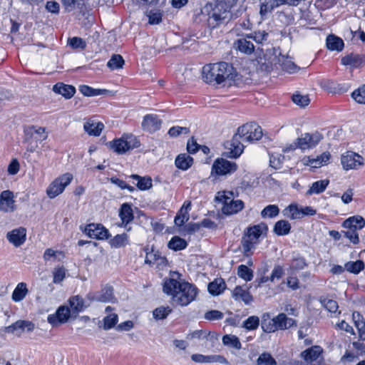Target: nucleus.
Segmentation results:
<instances>
[{
    "label": "nucleus",
    "mask_w": 365,
    "mask_h": 365,
    "mask_svg": "<svg viewBox=\"0 0 365 365\" xmlns=\"http://www.w3.org/2000/svg\"><path fill=\"white\" fill-rule=\"evenodd\" d=\"M322 139L323 135L318 131L305 133L298 138L299 149L303 151L313 149Z\"/></svg>",
    "instance_id": "nucleus-10"
},
{
    "label": "nucleus",
    "mask_w": 365,
    "mask_h": 365,
    "mask_svg": "<svg viewBox=\"0 0 365 365\" xmlns=\"http://www.w3.org/2000/svg\"><path fill=\"white\" fill-rule=\"evenodd\" d=\"M232 296L235 300L242 301L245 304H249L253 301V297L249 291L240 286H237L234 289Z\"/></svg>",
    "instance_id": "nucleus-25"
},
{
    "label": "nucleus",
    "mask_w": 365,
    "mask_h": 365,
    "mask_svg": "<svg viewBox=\"0 0 365 365\" xmlns=\"http://www.w3.org/2000/svg\"><path fill=\"white\" fill-rule=\"evenodd\" d=\"M267 230V226L264 223H261L247 228L245 235L258 242L260 236Z\"/></svg>",
    "instance_id": "nucleus-28"
},
{
    "label": "nucleus",
    "mask_w": 365,
    "mask_h": 365,
    "mask_svg": "<svg viewBox=\"0 0 365 365\" xmlns=\"http://www.w3.org/2000/svg\"><path fill=\"white\" fill-rule=\"evenodd\" d=\"M237 169V165L235 162L229 161L224 158H217L211 168V175L217 178L231 175Z\"/></svg>",
    "instance_id": "nucleus-7"
},
{
    "label": "nucleus",
    "mask_w": 365,
    "mask_h": 365,
    "mask_svg": "<svg viewBox=\"0 0 365 365\" xmlns=\"http://www.w3.org/2000/svg\"><path fill=\"white\" fill-rule=\"evenodd\" d=\"M79 91L85 96H96L103 95L107 93L105 89H94L86 85H81L79 86Z\"/></svg>",
    "instance_id": "nucleus-46"
},
{
    "label": "nucleus",
    "mask_w": 365,
    "mask_h": 365,
    "mask_svg": "<svg viewBox=\"0 0 365 365\" xmlns=\"http://www.w3.org/2000/svg\"><path fill=\"white\" fill-rule=\"evenodd\" d=\"M330 156L331 155L329 152H324L317 158L305 156L302 158V162L304 165L317 168L327 164L330 159Z\"/></svg>",
    "instance_id": "nucleus-19"
},
{
    "label": "nucleus",
    "mask_w": 365,
    "mask_h": 365,
    "mask_svg": "<svg viewBox=\"0 0 365 365\" xmlns=\"http://www.w3.org/2000/svg\"><path fill=\"white\" fill-rule=\"evenodd\" d=\"M283 4L281 0H259V14L262 18H266L272 13L274 8Z\"/></svg>",
    "instance_id": "nucleus-23"
},
{
    "label": "nucleus",
    "mask_w": 365,
    "mask_h": 365,
    "mask_svg": "<svg viewBox=\"0 0 365 365\" xmlns=\"http://www.w3.org/2000/svg\"><path fill=\"white\" fill-rule=\"evenodd\" d=\"M329 184V180L327 179L316 181L312 184L309 189L307 191V195L320 194L326 190Z\"/></svg>",
    "instance_id": "nucleus-34"
},
{
    "label": "nucleus",
    "mask_w": 365,
    "mask_h": 365,
    "mask_svg": "<svg viewBox=\"0 0 365 365\" xmlns=\"http://www.w3.org/2000/svg\"><path fill=\"white\" fill-rule=\"evenodd\" d=\"M365 225V220L361 216H353L346 219L342 226L346 229L361 230Z\"/></svg>",
    "instance_id": "nucleus-29"
},
{
    "label": "nucleus",
    "mask_w": 365,
    "mask_h": 365,
    "mask_svg": "<svg viewBox=\"0 0 365 365\" xmlns=\"http://www.w3.org/2000/svg\"><path fill=\"white\" fill-rule=\"evenodd\" d=\"M72 180L73 175L70 173H65L56 178L46 190L48 197L52 199L61 194Z\"/></svg>",
    "instance_id": "nucleus-8"
},
{
    "label": "nucleus",
    "mask_w": 365,
    "mask_h": 365,
    "mask_svg": "<svg viewBox=\"0 0 365 365\" xmlns=\"http://www.w3.org/2000/svg\"><path fill=\"white\" fill-rule=\"evenodd\" d=\"M165 261V258L161 257L158 252H151L150 253H147L145 262L149 264H155L164 263Z\"/></svg>",
    "instance_id": "nucleus-54"
},
{
    "label": "nucleus",
    "mask_w": 365,
    "mask_h": 365,
    "mask_svg": "<svg viewBox=\"0 0 365 365\" xmlns=\"http://www.w3.org/2000/svg\"><path fill=\"white\" fill-rule=\"evenodd\" d=\"M326 43L327 48L330 51H341L344 46L343 40L333 34L327 37Z\"/></svg>",
    "instance_id": "nucleus-32"
},
{
    "label": "nucleus",
    "mask_w": 365,
    "mask_h": 365,
    "mask_svg": "<svg viewBox=\"0 0 365 365\" xmlns=\"http://www.w3.org/2000/svg\"><path fill=\"white\" fill-rule=\"evenodd\" d=\"M256 365H277V361L269 353L263 352L257 359Z\"/></svg>",
    "instance_id": "nucleus-52"
},
{
    "label": "nucleus",
    "mask_w": 365,
    "mask_h": 365,
    "mask_svg": "<svg viewBox=\"0 0 365 365\" xmlns=\"http://www.w3.org/2000/svg\"><path fill=\"white\" fill-rule=\"evenodd\" d=\"M365 63V57L357 53H350L341 58V64L350 66L352 68H359Z\"/></svg>",
    "instance_id": "nucleus-22"
},
{
    "label": "nucleus",
    "mask_w": 365,
    "mask_h": 365,
    "mask_svg": "<svg viewBox=\"0 0 365 365\" xmlns=\"http://www.w3.org/2000/svg\"><path fill=\"white\" fill-rule=\"evenodd\" d=\"M232 6L223 2L217 3L214 7L211 4H207L204 10L209 12L207 24L212 29L221 25L227 24L232 19L230 9Z\"/></svg>",
    "instance_id": "nucleus-4"
},
{
    "label": "nucleus",
    "mask_w": 365,
    "mask_h": 365,
    "mask_svg": "<svg viewBox=\"0 0 365 365\" xmlns=\"http://www.w3.org/2000/svg\"><path fill=\"white\" fill-rule=\"evenodd\" d=\"M237 275L246 282L251 281L254 276L253 271L244 264H241L238 267Z\"/></svg>",
    "instance_id": "nucleus-51"
},
{
    "label": "nucleus",
    "mask_w": 365,
    "mask_h": 365,
    "mask_svg": "<svg viewBox=\"0 0 365 365\" xmlns=\"http://www.w3.org/2000/svg\"><path fill=\"white\" fill-rule=\"evenodd\" d=\"M352 317L355 327L358 330L359 339L365 340V322L362 319H361V316L359 313H356V315L355 313H353Z\"/></svg>",
    "instance_id": "nucleus-43"
},
{
    "label": "nucleus",
    "mask_w": 365,
    "mask_h": 365,
    "mask_svg": "<svg viewBox=\"0 0 365 365\" xmlns=\"http://www.w3.org/2000/svg\"><path fill=\"white\" fill-rule=\"evenodd\" d=\"M279 213V208L276 205H269L261 211L262 218H273Z\"/></svg>",
    "instance_id": "nucleus-50"
},
{
    "label": "nucleus",
    "mask_w": 365,
    "mask_h": 365,
    "mask_svg": "<svg viewBox=\"0 0 365 365\" xmlns=\"http://www.w3.org/2000/svg\"><path fill=\"white\" fill-rule=\"evenodd\" d=\"M16 209L14 194L7 190L0 195V210L4 212H13Z\"/></svg>",
    "instance_id": "nucleus-18"
},
{
    "label": "nucleus",
    "mask_w": 365,
    "mask_h": 365,
    "mask_svg": "<svg viewBox=\"0 0 365 365\" xmlns=\"http://www.w3.org/2000/svg\"><path fill=\"white\" fill-rule=\"evenodd\" d=\"M86 234L91 238L106 240L108 237V230L101 224L91 223L85 228Z\"/></svg>",
    "instance_id": "nucleus-14"
},
{
    "label": "nucleus",
    "mask_w": 365,
    "mask_h": 365,
    "mask_svg": "<svg viewBox=\"0 0 365 365\" xmlns=\"http://www.w3.org/2000/svg\"><path fill=\"white\" fill-rule=\"evenodd\" d=\"M53 91L56 93L61 94L68 99L73 96L76 93V88L71 85H66L63 83H57L53 87Z\"/></svg>",
    "instance_id": "nucleus-26"
},
{
    "label": "nucleus",
    "mask_w": 365,
    "mask_h": 365,
    "mask_svg": "<svg viewBox=\"0 0 365 365\" xmlns=\"http://www.w3.org/2000/svg\"><path fill=\"white\" fill-rule=\"evenodd\" d=\"M27 293L28 289L26 287V284L24 282H20L14 290L11 298L15 302H19L25 298Z\"/></svg>",
    "instance_id": "nucleus-40"
},
{
    "label": "nucleus",
    "mask_w": 365,
    "mask_h": 365,
    "mask_svg": "<svg viewBox=\"0 0 365 365\" xmlns=\"http://www.w3.org/2000/svg\"><path fill=\"white\" fill-rule=\"evenodd\" d=\"M291 225L284 220L277 221L274 226L273 231L278 236L287 235L290 232Z\"/></svg>",
    "instance_id": "nucleus-38"
},
{
    "label": "nucleus",
    "mask_w": 365,
    "mask_h": 365,
    "mask_svg": "<svg viewBox=\"0 0 365 365\" xmlns=\"http://www.w3.org/2000/svg\"><path fill=\"white\" fill-rule=\"evenodd\" d=\"M48 138L46 128L36 125H30L24 129V140H34L42 142Z\"/></svg>",
    "instance_id": "nucleus-12"
},
{
    "label": "nucleus",
    "mask_w": 365,
    "mask_h": 365,
    "mask_svg": "<svg viewBox=\"0 0 365 365\" xmlns=\"http://www.w3.org/2000/svg\"><path fill=\"white\" fill-rule=\"evenodd\" d=\"M130 178L136 181V185L141 190H148L152 187V179L150 177H141L138 175H131Z\"/></svg>",
    "instance_id": "nucleus-41"
},
{
    "label": "nucleus",
    "mask_w": 365,
    "mask_h": 365,
    "mask_svg": "<svg viewBox=\"0 0 365 365\" xmlns=\"http://www.w3.org/2000/svg\"><path fill=\"white\" fill-rule=\"evenodd\" d=\"M277 329H287L294 325H296V322L292 318H289L284 313L278 314L274 317Z\"/></svg>",
    "instance_id": "nucleus-31"
},
{
    "label": "nucleus",
    "mask_w": 365,
    "mask_h": 365,
    "mask_svg": "<svg viewBox=\"0 0 365 365\" xmlns=\"http://www.w3.org/2000/svg\"><path fill=\"white\" fill-rule=\"evenodd\" d=\"M259 324V319L257 316L249 317L244 322L243 327L247 330H255Z\"/></svg>",
    "instance_id": "nucleus-58"
},
{
    "label": "nucleus",
    "mask_w": 365,
    "mask_h": 365,
    "mask_svg": "<svg viewBox=\"0 0 365 365\" xmlns=\"http://www.w3.org/2000/svg\"><path fill=\"white\" fill-rule=\"evenodd\" d=\"M168 246L171 250L178 251L185 249L187 246V243L184 239L178 236H174L169 241Z\"/></svg>",
    "instance_id": "nucleus-45"
},
{
    "label": "nucleus",
    "mask_w": 365,
    "mask_h": 365,
    "mask_svg": "<svg viewBox=\"0 0 365 365\" xmlns=\"http://www.w3.org/2000/svg\"><path fill=\"white\" fill-rule=\"evenodd\" d=\"M281 66H282V68L284 71H285L289 73H295L297 70V66L291 60H289L287 58H283V61H282Z\"/></svg>",
    "instance_id": "nucleus-62"
},
{
    "label": "nucleus",
    "mask_w": 365,
    "mask_h": 365,
    "mask_svg": "<svg viewBox=\"0 0 365 365\" xmlns=\"http://www.w3.org/2000/svg\"><path fill=\"white\" fill-rule=\"evenodd\" d=\"M69 305L72 314H77L83 309V299L78 296H74L69 299Z\"/></svg>",
    "instance_id": "nucleus-42"
},
{
    "label": "nucleus",
    "mask_w": 365,
    "mask_h": 365,
    "mask_svg": "<svg viewBox=\"0 0 365 365\" xmlns=\"http://www.w3.org/2000/svg\"><path fill=\"white\" fill-rule=\"evenodd\" d=\"M353 99L361 104L365 103V85L361 86L359 88L356 89L351 93Z\"/></svg>",
    "instance_id": "nucleus-57"
},
{
    "label": "nucleus",
    "mask_w": 365,
    "mask_h": 365,
    "mask_svg": "<svg viewBox=\"0 0 365 365\" xmlns=\"http://www.w3.org/2000/svg\"><path fill=\"white\" fill-rule=\"evenodd\" d=\"M173 309L167 306H161L157 307L153 311V317L155 320H161L165 319L171 312Z\"/></svg>",
    "instance_id": "nucleus-48"
},
{
    "label": "nucleus",
    "mask_w": 365,
    "mask_h": 365,
    "mask_svg": "<svg viewBox=\"0 0 365 365\" xmlns=\"http://www.w3.org/2000/svg\"><path fill=\"white\" fill-rule=\"evenodd\" d=\"M292 101L295 104L301 107L307 106L310 102V100L307 96H302L300 94L293 95Z\"/></svg>",
    "instance_id": "nucleus-64"
},
{
    "label": "nucleus",
    "mask_w": 365,
    "mask_h": 365,
    "mask_svg": "<svg viewBox=\"0 0 365 365\" xmlns=\"http://www.w3.org/2000/svg\"><path fill=\"white\" fill-rule=\"evenodd\" d=\"M283 215L291 220H299L302 218L301 207L297 204H290L282 211Z\"/></svg>",
    "instance_id": "nucleus-35"
},
{
    "label": "nucleus",
    "mask_w": 365,
    "mask_h": 365,
    "mask_svg": "<svg viewBox=\"0 0 365 365\" xmlns=\"http://www.w3.org/2000/svg\"><path fill=\"white\" fill-rule=\"evenodd\" d=\"M323 349L320 346H312L301 353V357L309 365L317 364L320 360Z\"/></svg>",
    "instance_id": "nucleus-15"
},
{
    "label": "nucleus",
    "mask_w": 365,
    "mask_h": 365,
    "mask_svg": "<svg viewBox=\"0 0 365 365\" xmlns=\"http://www.w3.org/2000/svg\"><path fill=\"white\" fill-rule=\"evenodd\" d=\"M72 314L70 309L67 306H61L58 308L55 314H49L47 321L53 327H57L59 324L66 323Z\"/></svg>",
    "instance_id": "nucleus-11"
},
{
    "label": "nucleus",
    "mask_w": 365,
    "mask_h": 365,
    "mask_svg": "<svg viewBox=\"0 0 365 365\" xmlns=\"http://www.w3.org/2000/svg\"><path fill=\"white\" fill-rule=\"evenodd\" d=\"M92 299L104 303H114L115 302L113 295V289L111 287H106L100 292L95 293L92 297Z\"/></svg>",
    "instance_id": "nucleus-21"
},
{
    "label": "nucleus",
    "mask_w": 365,
    "mask_h": 365,
    "mask_svg": "<svg viewBox=\"0 0 365 365\" xmlns=\"http://www.w3.org/2000/svg\"><path fill=\"white\" fill-rule=\"evenodd\" d=\"M191 359L195 363H219L228 364V361L222 355H203L201 354H194L191 356Z\"/></svg>",
    "instance_id": "nucleus-16"
},
{
    "label": "nucleus",
    "mask_w": 365,
    "mask_h": 365,
    "mask_svg": "<svg viewBox=\"0 0 365 365\" xmlns=\"http://www.w3.org/2000/svg\"><path fill=\"white\" fill-rule=\"evenodd\" d=\"M162 120L155 114H148L144 116L142 127L143 130L155 132L161 127Z\"/></svg>",
    "instance_id": "nucleus-20"
},
{
    "label": "nucleus",
    "mask_w": 365,
    "mask_h": 365,
    "mask_svg": "<svg viewBox=\"0 0 365 365\" xmlns=\"http://www.w3.org/2000/svg\"><path fill=\"white\" fill-rule=\"evenodd\" d=\"M235 44L240 51L246 54H251L255 51V46L247 35L245 38L238 39Z\"/></svg>",
    "instance_id": "nucleus-30"
},
{
    "label": "nucleus",
    "mask_w": 365,
    "mask_h": 365,
    "mask_svg": "<svg viewBox=\"0 0 365 365\" xmlns=\"http://www.w3.org/2000/svg\"><path fill=\"white\" fill-rule=\"evenodd\" d=\"M262 129L255 123H247L242 125L237 128L232 138L225 143V148L227 150V156L231 158H238L245 148L242 141L259 140L262 138Z\"/></svg>",
    "instance_id": "nucleus-2"
},
{
    "label": "nucleus",
    "mask_w": 365,
    "mask_h": 365,
    "mask_svg": "<svg viewBox=\"0 0 365 365\" xmlns=\"http://www.w3.org/2000/svg\"><path fill=\"white\" fill-rule=\"evenodd\" d=\"M341 163L345 170H359L364 165V158L356 153L347 151L341 155Z\"/></svg>",
    "instance_id": "nucleus-9"
},
{
    "label": "nucleus",
    "mask_w": 365,
    "mask_h": 365,
    "mask_svg": "<svg viewBox=\"0 0 365 365\" xmlns=\"http://www.w3.org/2000/svg\"><path fill=\"white\" fill-rule=\"evenodd\" d=\"M84 130L90 135L99 136L104 128L101 122H97L93 119H88L83 125Z\"/></svg>",
    "instance_id": "nucleus-24"
},
{
    "label": "nucleus",
    "mask_w": 365,
    "mask_h": 365,
    "mask_svg": "<svg viewBox=\"0 0 365 365\" xmlns=\"http://www.w3.org/2000/svg\"><path fill=\"white\" fill-rule=\"evenodd\" d=\"M178 273L170 274L169 278L164 280L163 292L171 297L172 302L179 306L185 307L193 302L197 294V288L192 284L178 280Z\"/></svg>",
    "instance_id": "nucleus-1"
},
{
    "label": "nucleus",
    "mask_w": 365,
    "mask_h": 365,
    "mask_svg": "<svg viewBox=\"0 0 365 365\" xmlns=\"http://www.w3.org/2000/svg\"><path fill=\"white\" fill-rule=\"evenodd\" d=\"M237 76L236 69L223 61L207 64L202 68L204 81L214 86H230L237 80Z\"/></svg>",
    "instance_id": "nucleus-3"
},
{
    "label": "nucleus",
    "mask_w": 365,
    "mask_h": 365,
    "mask_svg": "<svg viewBox=\"0 0 365 365\" xmlns=\"http://www.w3.org/2000/svg\"><path fill=\"white\" fill-rule=\"evenodd\" d=\"M34 329L35 325L32 322L27 320H18L12 324L6 327L5 330L7 333L16 334L17 336H20L24 331L31 332Z\"/></svg>",
    "instance_id": "nucleus-13"
},
{
    "label": "nucleus",
    "mask_w": 365,
    "mask_h": 365,
    "mask_svg": "<svg viewBox=\"0 0 365 365\" xmlns=\"http://www.w3.org/2000/svg\"><path fill=\"white\" fill-rule=\"evenodd\" d=\"M192 158L186 153L178 155L175 161L176 167L182 170H187L192 165Z\"/></svg>",
    "instance_id": "nucleus-37"
},
{
    "label": "nucleus",
    "mask_w": 365,
    "mask_h": 365,
    "mask_svg": "<svg viewBox=\"0 0 365 365\" xmlns=\"http://www.w3.org/2000/svg\"><path fill=\"white\" fill-rule=\"evenodd\" d=\"M139 146V140L132 134H124L121 138L109 143L110 148L118 154L125 153V152L138 148Z\"/></svg>",
    "instance_id": "nucleus-5"
},
{
    "label": "nucleus",
    "mask_w": 365,
    "mask_h": 365,
    "mask_svg": "<svg viewBox=\"0 0 365 365\" xmlns=\"http://www.w3.org/2000/svg\"><path fill=\"white\" fill-rule=\"evenodd\" d=\"M61 3L68 11H73L83 4L82 0H61Z\"/></svg>",
    "instance_id": "nucleus-63"
},
{
    "label": "nucleus",
    "mask_w": 365,
    "mask_h": 365,
    "mask_svg": "<svg viewBox=\"0 0 365 365\" xmlns=\"http://www.w3.org/2000/svg\"><path fill=\"white\" fill-rule=\"evenodd\" d=\"M124 64V60L120 55L114 54L111 58L107 63V66L111 70L119 69L123 67Z\"/></svg>",
    "instance_id": "nucleus-53"
},
{
    "label": "nucleus",
    "mask_w": 365,
    "mask_h": 365,
    "mask_svg": "<svg viewBox=\"0 0 365 365\" xmlns=\"http://www.w3.org/2000/svg\"><path fill=\"white\" fill-rule=\"evenodd\" d=\"M68 44L73 49H84L86 47V41L80 37H73L68 39Z\"/></svg>",
    "instance_id": "nucleus-60"
},
{
    "label": "nucleus",
    "mask_w": 365,
    "mask_h": 365,
    "mask_svg": "<svg viewBox=\"0 0 365 365\" xmlns=\"http://www.w3.org/2000/svg\"><path fill=\"white\" fill-rule=\"evenodd\" d=\"M26 230L20 227L12 230L6 235L8 241L15 247H19L26 241Z\"/></svg>",
    "instance_id": "nucleus-17"
},
{
    "label": "nucleus",
    "mask_w": 365,
    "mask_h": 365,
    "mask_svg": "<svg viewBox=\"0 0 365 365\" xmlns=\"http://www.w3.org/2000/svg\"><path fill=\"white\" fill-rule=\"evenodd\" d=\"M118 317L116 314H110L103 319V329L108 330L113 328L118 322Z\"/></svg>",
    "instance_id": "nucleus-59"
},
{
    "label": "nucleus",
    "mask_w": 365,
    "mask_h": 365,
    "mask_svg": "<svg viewBox=\"0 0 365 365\" xmlns=\"http://www.w3.org/2000/svg\"><path fill=\"white\" fill-rule=\"evenodd\" d=\"M222 343L225 346L239 350L242 345L240 339L235 335L226 334L222 337Z\"/></svg>",
    "instance_id": "nucleus-44"
},
{
    "label": "nucleus",
    "mask_w": 365,
    "mask_h": 365,
    "mask_svg": "<svg viewBox=\"0 0 365 365\" xmlns=\"http://www.w3.org/2000/svg\"><path fill=\"white\" fill-rule=\"evenodd\" d=\"M66 270L63 266L56 267L53 271V282L54 284L61 283L66 277Z\"/></svg>",
    "instance_id": "nucleus-55"
},
{
    "label": "nucleus",
    "mask_w": 365,
    "mask_h": 365,
    "mask_svg": "<svg viewBox=\"0 0 365 365\" xmlns=\"http://www.w3.org/2000/svg\"><path fill=\"white\" fill-rule=\"evenodd\" d=\"M344 268L346 271L357 274L364 269V264L361 260L350 261L344 264Z\"/></svg>",
    "instance_id": "nucleus-47"
},
{
    "label": "nucleus",
    "mask_w": 365,
    "mask_h": 365,
    "mask_svg": "<svg viewBox=\"0 0 365 365\" xmlns=\"http://www.w3.org/2000/svg\"><path fill=\"white\" fill-rule=\"evenodd\" d=\"M258 242L250 239L244 235L241 240V245L242 247L243 255L245 257H250L253 252L252 250L255 248Z\"/></svg>",
    "instance_id": "nucleus-36"
},
{
    "label": "nucleus",
    "mask_w": 365,
    "mask_h": 365,
    "mask_svg": "<svg viewBox=\"0 0 365 365\" xmlns=\"http://www.w3.org/2000/svg\"><path fill=\"white\" fill-rule=\"evenodd\" d=\"M268 34L264 31H257L250 34L247 37L255 41L257 43H262L267 39Z\"/></svg>",
    "instance_id": "nucleus-56"
},
{
    "label": "nucleus",
    "mask_w": 365,
    "mask_h": 365,
    "mask_svg": "<svg viewBox=\"0 0 365 365\" xmlns=\"http://www.w3.org/2000/svg\"><path fill=\"white\" fill-rule=\"evenodd\" d=\"M261 327L264 332L272 333L277 330L274 318H270L268 313H264L262 317Z\"/></svg>",
    "instance_id": "nucleus-33"
},
{
    "label": "nucleus",
    "mask_w": 365,
    "mask_h": 365,
    "mask_svg": "<svg viewBox=\"0 0 365 365\" xmlns=\"http://www.w3.org/2000/svg\"><path fill=\"white\" fill-rule=\"evenodd\" d=\"M225 287V281L222 278H217L208 284V291L212 295H219L224 291Z\"/></svg>",
    "instance_id": "nucleus-39"
},
{
    "label": "nucleus",
    "mask_w": 365,
    "mask_h": 365,
    "mask_svg": "<svg viewBox=\"0 0 365 365\" xmlns=\"http://www.w3.org/2000/svg\"><path fill=\"white\" fill-rule=\"evenodd\" d=\"M232 192L225 191L217 192L215 200L223 204L222 211L225 215H232L242 210L244 207V202L240 200H234L232 199Z\"/></svg>",
    "instance_id": "nucleus-6"
},
{
    "label": "nucleus",
    "mask_w": 365,
    "mask_h": 365,
    "mask_svg": "<svg viewBox=\"0 0 365 365\" xmlns=\"http://www.w3.org/2000/svg\"><path fill=\"white\" fill-rule=\"evenodd\" d=\"M110 243L112 247L116 248L125 247L129 243L128 236L125 233L117 235L110 240Z\"/></svg>",
    "instance_id": "nucleus-49"
},
{
    "label": "nucleus",
    "mask_w": 365,
    "mask_h": 365,
    "mask_svg": "<svg viewBox=\"0 0 365 365\" xmlns=\"http://www.w3.org/2000/svg\"><path fill=\"white\" fill-rule=\"evenodd\" d=\"M307 263L305 261V259L302 257H297L296 258H294L292 261L291 265H290V269L293 271H298L303 269L304 267H307Z\"/></svg>",
    "instance_id": "nucleus-61"
},
{
    "label": "nucleus",
    "mask_w": 365,
    "mask_h": 365,
    "mask_svg": "<svg viewBox=\"0 0 365 365\" xmlns=\"http://www.w3.org/2000/svg\"><path fill=\"white\" fill-rule=\"evenodd\" d=\"M119 217L122 221L121 226L125 227L133 221L134 216L131 206L128 203H123L119 211Z\"/></svg>",
    "instance_id": "nucleus-27"
}]
</instances>
